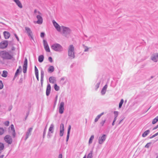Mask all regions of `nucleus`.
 Masks as SVG:
<instances>
[{"label":"nucleus","instance_id":"f3484780","mask_svg":"<svg viewBox=\"0 0 158 158\" xmlns=\"http://www.w3.org/2000/svg\"><path fill=\"white\" fill-rule=\"evenodd\" d=\"M32 129L33 128L32 127H31L28 129L26 133V137L25 139V140H26L28 138L29 136L31 135V132L32 131Z\"/></svg>","mask_w":158,"mask_h":158},{"label":"nucleus","instance_id":"2eb2a0df","mask_svg":"<svg viewBox=\"0 0 158 158\" xmlns=\"http://www.w3.org/2000/svg\"><path fill=\"white\" fill-rule=\"evenodd\" d=\"M36 18L38 20L36 22V23L41 24L43 23V19L42 16L40 15H37L36 16Z\"/></svg>","mask_w":158,"mask_h":158},{"label":"nucleus","instance_id":"de8ad7c7","mask_svg":"<svg viewBox=\"0 0 158 158\" xmlns=\"http://www.w3.org/2000/svg\"><path fill=\"white\" fill-rule=\"evenodd\" d=\"M11 128L12 131H15L14 125L13 124H12L11 125Z\"/></svg>","mask_w":158,"mask_h":158},{"label":"nucleus","instance_id":"ea45409f","mask_svg":"<svg viewBox=\"0 0 158 158\" xmlns=\"http://www.w3.org/2000/svg\"><path fill=\"white\" fill-rule=\"evenodd\" d=\"M3 87V85L1 81H0V89H2Z\"/></svg>","mask_w":158,"mask_h":158},{"label":"nucleus","instance_id":"c85d7f7f","mask_svg":"<svg viewBox=\"0 0 158 158\" xmlns=\"http://www.w3.org/2000/svg\"><path fill=\"white\" fill-rule=\"evenodd\" d=\"M7 71H3V72L2 74V76L6 77L7 76Z\"/></svg>","mask_w":158,"mask_h":158},{"label":"nucleus","instance_id":"680f3d73","mask_svg":"<svg viewBox=\"0 0 158 158\" xmlns=\"http://www.w3.org/2000/svg\"><path fill=\"white\" fill-rule=\"evenodd\" d=\"M57 97H58L56 95V98H55V104H56V101H57Z\"/></svg>","mask_w":158,"mask_h":158},{"label":"nucleus","instance_id":"f704fd0d","mask_svg":"<svg viewBox=\"0 0 158 158\" xmlns=\"http://www.w3.org/2000/svg\"><path fill=\"white\" fill-rule=\"evenodd\" d=\"M35 75L39 74L38 70L35 66Z\"/></svg>","mask_w":158,"mask_h":158},{"label":"nucleus","instance_id":"423d86ee","mask_svg":"<svg viewBox=\"0 0 158 158\" xmlns=\"http://www.w3.org/2000/svg\"><path fill=\"white\" fill-rule=\"evenodd\" d=\"M106 138V135H103L102 136L99 137L98 143L100 144H102L105 141Z\"/></svg>","mask_w":158,"mask_h":158},{"label":"nucleus","instance_id":"b1692460","mask_svg":"<svg viewBox=\"0 0 158 158\" xmlns=\"http://www.w3.org/2000/svg\"><path fill=\"white\" fill-rule=\"evenodd\" d=\"M3 34L6 39H8L10 36V33L7 31H5L3 32Z\"/></svg>","mask_w":158,"mask_h":158},{"label":"nucleus","instance_id":"a19ab883","mask_svg":"<svg viewBox=\"0 0 158 158\" xmlns=\"http://www.w3.org/2000/svg\"><path fill=\"white\" fill-rule=\"evenodd\" d=\"M83 46L85 48L84 52H86L88 51L89 50V48H88V47L86 46H85L84 45H83Z\"/></svg>","mask_w":158,"mask_h":158},{"label":"nucleus","instance_id":"8fccbe9b","mask_svg":"<svg viewBox=\"0 0 158 158\" xmlns=\"http://www.w3.org/2000/svg\"><path fill=\"white\" fill-rule=\"evenodd\" d=\"M14 35L15 36V38H16V39L18 40V41H19V39L17 35L15 33L14 34Z\"/></svg>","mask_w":158,"mask_h":158},{"label":"nucleus","instance_id":"7ed1b4c3","mask_svg":"<svg viewBox=\"0 0 158 158\" xmlns=\"http://www.w3.org/2000/svg\"><path fill=\"white\" fill-rule=\"evenodd\" d=\"M51 48L52 49L57 52H60L63 50L62 46L58 44H52L51 46Z\"/></svg>","mask_w":158,"mask_h":158},{"label":"nucleus","instance_id":"603ef678","mask_svg":"<svg viewBox=\"0 0 158 158\" xmlns=\"http://www.w3.org/2000/svg\"><path fill=\"white\" fill-rule=\"evenodd\" d=\"M92 140H92L91 139L89 138V144L91 143L92 142Z\"/></svg>","mask_w":158,"mask_h":158},{"label":"nucleus","instance_id":"a211bd4d","mask_svg":"<svg viewBox=\"0 0 158 158\" xmlns=\"http://www.w3.org/2000/svg\"><path fill=\"white\" fill-rule=\"evenodd\" d=\"M51 90V86L49 84H48L47 85L46 90V95L47 96L49 95L50 93Z\"/></svg>","mask_w":158,"mask_h":158},{"label":"nucleus","instance_id":"bb28decb","mask_svg":"<svg viewBox=\"0 0 158 158\" xmlns=\"http://www.w3.org/2000/svg\"><path fill=\"white\" fill-rule=\"evenodd\" d=\"M158 121V116L154 118L152 121V124H154Z\"/></svg>","mask_w":158,"mask_h":158},{"label":"nucleus","instance_id":"6ab92c4d","mask_svg":"<svg viewBox=\"0 0 158 158\" xmlns=\"http://www.w3.org/2000/svg\"><path fill=\"white\" fill-rule=\"evenodd\" d=\"M16 4L20 8H23L22 5L19 0H13Z\"/></svg>","mask_w":158,"mask_h":158},{"label":"nucleus","instance_id":"6e6d98bb","mask_svg":"<svg viewBox=\"0 0 158 158\" xmlns=\"http://www.w3.org/2000/svg\"><path fill=\"white\" fill-rule=\"evenodd\" d=\"M58 158H62V154H60L58 156Z\"/></svg>","mask_w":158,"mask_h":158},{"label":"nucleus","instance_id":"e433bc0d","mask_svg":"<svg viewBox=\"0 0 158 158\" xmlns=\"http://www.w3.org/2000/svg\"><path fill=\"white\" fill-rule=\"evenodd\" d=\"M101 83V81H100L98 82L95 86V88L96 90H97L98 89Z\"/></svg>","mask_w":158,"mask_h":158},{"label":"nucleus","instance_id":"7c9ffc66","mask_svg":"<svg viewBox=\"0 0 158 158\" xmlns=\"http://www.w3.org/2000/svg\"><path fill=\"white\" fill-rule=\"evenodd\" d=\"M4 132V130L2 127H0V135H2Z\"/></svg>","mask_w":158,"mask_h":158},{"label":"nucleus","instance_id":"f257e3e1","mask_svg":"<svg viewBox=\"0 0 158 158\" xmlns=\"http://www.w3.org/2000/svg\"><path fill=\"white\" fill-rule=\"evenodd\" d=\"M74 49V48L73 45H71L69 47L68 56L70 58L73 59L75 57Z\"/></svg>","mask_w":158,"mask_h":158},{"label":"nucleus","instance_id":"49530a36","mask_svg":"<svg viewBox=\"0 0 158 158\" xmlns=\"http://www.w3.org/2000/svg\"><path fill=\"white\" fill-rule=\"evenodd\" d=\"M48 60L51 63H52L53 62V60L51 57H48Z\"/></svg>","mask_w":158,"mask_h":158},{"label":"nucleus","instance_id":"37998d69","mask_svg":"<svg viewBox=\"0 0 158 158\" xmlns=\"http://www.w3.org/2000/svg\"><path fill=\"white\" fill-rule=\"evenodd\" d=\"M114 117H117L118 115V112L116 111H114Z\"/></svg>","mask_w":158,"mask_h":158},{"label":"nucleus","instance_id":"c03bdc74","mask_svg":"<svg viewBox=\"0 0 158 158\" xmlns=\"http://www.w3.org/2000/svg\"><path fill=\"white\" fill-rule=\"evenodd\" d=\"M4 124L6 126H8L9 124V121H6L4 123Z\"/></svg>","mask_w":158,"mask_h":158},{"label":"nucleus","instance_id":"79ce46f5","mask_svg":"<svg viewBox=\"0 0 158 158\" xmlns=\"http://www.w3.org/2000/svg\"><path fill=\"white\" fill-rule=\"evenodd\" d=\"M157 135H158V132L156 133L154 135H153L152 136L150 137V139H152V138H153L156 136Z\"/></svg>","mask_w":158,"mask_h":158},{"label":"nucleus","instance_id":"4be33fe9","mask_svg":"<svg viewBox=\"0 0 158 158\" xmlns=\"http://www.w3.org/2000/svg\"><path fill=\"white\" fill-rule=\"evenodd\" d=\"M55 68L53 66H50L48 69V73H51L54 71Z\"/></svg>","mask_w":158,"mask_h":158},{"label":"nucleus","instance_id":"9d476101","mask_svg":"<svg viewBox=\"0 0 158 158\" xmlns=\"http://www.w3.org/2000/svg\"><path fill=\"white\" fill-rule=\"evenodd\" d=\"M43 44L44 47V49L46 51L48 52H50V49L47 41L45 40H43Z\"/></svg>","mask_w":158,"mask_h":158},{"label":"nucleus","instance_id":"69168bd1","mask_svg":"<svg viewBox=\"0 0 158 158\" xmlns=\"http://www.w3.org/2000/svg\"><path fill=\"white\" fill-rule=\"evenodd\" d=\"M37 15H40L41 14V13L39 11H38L37 13Z\"/></svg>","mask_w":158,"mask_h":158},{"label":"nucleus","instance_id":"2f4dec72","mask_svg":"<svg viewBox=\"0 0 158 158\" xmlns=\"http://www.w3.org/2000/svg\"><path fill=\"white\" fill-rule=\"evenodd\" d=\"M124 100L123 99H121L120 103L119 104V108H121L122 106V105L123 103Z\"/></svg>","mask_w":158,"mask_h":158},{"label":"nucleus","instance_id":"5701e85b","mask_svg":"<svg viewBox=\"0 0 158 158\" xmlns=\"http://www.w3.org/2000/svg\"><path fill=\"white\" fill-rule=\"evenodd\" d=\"M71 128V126L70 125L68 127V128L67 135V136L66 139V142H67L68 141V140H69V138Z\"/></svg>","mask_w":158,"mask_h":158},{"label":"nucleus","instance_id":"ddd939ff","mask_svg":"<svg viewBox=\"0 0 158 158\" xmlns=\"http://www.w3.org/2000/svg\"><path fill=\"white\" fill-rule=\"evenodd\" d=\"M52 23L54 26L56 30L58 31H60L61 30V27L54 20L52 21Z\"/></svg>","mask_w":158,"mask_h":158},{"label":"nucleus","instance_id":"a878e982","mask_svg":"<svg viewBox=\"0 0 158 158\" xmlns=\"http://www.w3.org/2000/svg\"><path fill=\"white\" fill-rule=\"evenodd\" d=\"M44 59V56L43 55H41L39 56L38 57V61L40 62H42L43 61Z\"/></svg>","mask_w":158,"mask_h":158},{"label":"nucleus","instance_id":"3c124183","mask_svg":"<svg viewBox=\"0 0 158 158\" xmlns=\"http://www.w3.org/2000/svg\"><path fill=\"white\" fill-rule=\"evenodd\" d=\"M38 11H37L36 9H35L34 10V13L35 15L37 16L38 15L37 14V13Z\"/></svg>","mask_w":158,"mask_h":158},{"label":"nucleus","instance_id":"dca6fc26","mask_svg":"<svg viewBox=\"0 0 158 158\" xmlns=\"http://www.w3.org/2000/svg\"><path fill=\"white\" fill-rule=\"evenodd\" d=\"M158 58V53H156L155 54H153L151 57V59L154 62H157V59Z\"/></svg>","mask_w":158,"mask_h":158},{"label":"nucleus","instance_id":"09e8293b","mask_svg":"<svg viewBox=\"0 0 158 158\" xmlns=\"http://www.w3.org/2000/svg\"><path fill=\"white\" fill-rule=\"evenodd\" d=\"M45 35V33L44 32H41L40 34V36L41 37L43 38Z\"/></svg>","mask_w":158,"mask_h":158},{"label":"nucleus","instance_id":"473e14b6","mask_svg":"<svg viewBox=\"0 0 158 158\" xmlns=\"http://www.w3.org/2000/svg\"><path fill=\"white\" fill-rule=\"evenodd\" d=\"M44 72L43 70L42 69L41 71V79H44Z\"/></svg>","mask_w":158,"mask_h":158},{"label":"nucleus","instance_id":"4468645a","mask_svg":"<svg viewBox=\"0 0 158 158\" xmlns=\"http://www.w3.org/2000/svg\"><path fill=\"white\" fill-rule=\"evenodd\" d=\"M64 131V125L63 123H61L60 127V136L61 137L63 136Z\"/></svg>","mask_w":158,"mask_h":158},{"label":"nucleus","instance_id":"a18cd8bd","mask_svg":"<svg viewBox=\"0 0 158 158\" xmlns=\"http://www.w3.org/2000/svg\"><path fill=\"white\" fill-rule=\"evenodd\" d=\"M151 143H147L145 146V147L146 148H149Z\"/></svg>","mask_w":158,"mask_h":158},{"label":"nucleus","instance_id":"4c0bfd02","mask_svg":"<svg viewBox=\"0 0 158 158\" xmlns=\"http://www.w3.org/2000/svg\"><path fill=\"white\" fill-rule=\"evenodd\" d=\"M47 126H46L45 127V128H44V132H43V138H44L45 137V134H46V127Z\"/></svg>","mask_w":158,"mask_h":158},{"label":"nucleus","instance_id":"774afa93","mask_svg":"<svg viewBox=\"0 0 158 158\" xmlns=\"http://www.w3.org/2000/svg\"><path fill=\"white\" fill-rule=\"evenodd\" d=\"M4 155H2L1 156H0V158H3L4 156Z\"/></svg>","mask_w":158,"mask_h":158},{"label":"nucleus","instance_id":"338daca9","mask_svg":"<svg viewBox=\"0 0 158 158\" xmlns=\"http://www.w3.org/2000/svg\"><path fill=\"white\" fill-rule=\"evenodd\" d=\"M117 117H114V120H113L114 121V122L116 121V119H117Z\"/></svg>","mask_w":158,"mask_h":158},{"label":"nucleus","instance_id":"052dcab7","mask_svg":"<svg viewBox=\"0 0 158 158\" xmlns=\"http://www.w3.org/2000/svg\"><path fill=\"white\" fill-rule=\"evenodd\" d=\"M36 77L37 80L39 81V74L35 75Z\"/></svg>","mask_w":158,"mask_h":158},{"label":"nucleus","instance_id":"9b49d317","mask_svg":"<svg viewBox=\"0 0 158 158\" xmlns=\"http://www.w3.org/2000/svg\"><path fill=\"white\" fill-rule=\"evenodd\" d=\"M25 29L28 36L32 38L33 34L30 28L28 27H26Z\"/></svg>","mask_w":158,"mask_h":158},{"label":"nucleus","instance_id":"f8f14e48","mask_svg":"<svg viewBox=\"0 0 158 158\" xmlns=\"http://www.w3.org/2000/svg\"><path fill=\"white\" fill-rule=\"evenodd\" d=\"M8 41H4L0 43V48H5L8 45Z\"/></svg>","mask_w":158,"mask_h":158},{"label":"nucleus","instance_id":"c9c22d12","mask_svg":"<svg viewBox=\"0 0 158 158\" xmlns=\"http://www.w3.org/2000/svg\"><path fill=\"white\" fill-rule=\"evenodd\" d=\"M4 148V145L3 143L0 142V151L2 150Z\"/></svg>","mask_w":158,"mask_h":158},{"label":"nucleus","instance_id":"c756f323","mask_svg":"<svg viewBox=\"0 0 158 158\" xmlns=\"http://www.w3.org/2000/svg\"><path fill=\"white\" fill-rule=\"evenodd\" d=\"M106 121V120L105 119L104 120H102L100 123V124L102 127L104 126V123H105Z\"/></svg>","mask_w":158,"mask_h":158},{"label":"nucleus","instance_id":"864d4df0","mask_svg":"<svg viewBox=\"0 0 158 158\" xmlns=\"http://www.w3.org/2000/svg\"><path fill=\"white\" fill-rule=\"evenodd\" d=\"M12 135H13V137L14 138L15 137V131H13V132L12 133Z\"/></svg>","mask_w":158,"mask_h":158},{"label":"nucleus","instance_id":"58836bf2","mask_svg":"<svg viewBox=\"0 0 158 158\" xmlns=\"http://www.w3.org/2000/svg\"><path fill=\"white\" fill-rule=\"evenodd\" d=\"M100 117L98 115H97L94 119V122H97Z\"/></svg>","mask_w":158,"mask_h":158},{"label":"nucleus","instance_id":"72a5a7b5","mask_svg":"<svg viewBox=\"0 0 158 158\" xmlns=\"http://www.w3.org/2000/svg\"><path fill=\"white\" fill-rule=\"evenodd\" d=\"M54 89L56 91H58L59 90L60 87L56 84L54 85Z\"/></svg>","mask_w":158,"mask_h":158},{"label":"nucleus","instance_id":"39448f33","mask_svg":"<svg viewBox=\"0 0 158 158\" xmlns=\"http://www.w3.org/2000/svg\"><path fill=\"white\" fill-rule=\"evenodd\" d=\"M54 124H51L49 128L47 134V137L48 138H50L52 136V134L54 132Z\"/></svg>","mask_w":158,"mask_h":158},{"label":"nucleus","instance_id":"0e129e2a","mask_svg":"<svg viewBox=\"0 0 158 158\" xmlns=\"http://www.w3.org/2000/svg\"><path fill=\"white\" fill-rule=\"evenodd\" d=\"M18 69H19V70H20V71H22V67L21 66H19V68Z\"/></svg>","mask_w":158,"mask_h":158},{"label":"nucleus","instance_id":"1a4fd4ad","mask_svg":"<svg viewBox=\"0 0 158 158\" xmlns=\"http://www.w3.org/2000/svg\"><path fill=\"white\" fill-rule=\"evenodd\" d=\"M27 60L26 58H25L24 62L23 65V72L24 73H25L27 72Z\"/></svg>","mask_w":158,"mask_h":158},{"label":"nucleus","instance_id":"4d7b16f0","mask_svg":"<svg viewBox=\"0 0 158 158\" xmlns=\"http://www.w3.org/2000/svg\"><path fill=\"white\" fill-rule=\"evenodd\" d=\"M104 114V112H102V113H101L100 114H99L98 115L100 116V117H101Z\"/></svg>","mask_w":158,"mask_h":158},{"label":"nucleus","instance_id":"0eeeda50","mask_svg":"<svg viewBox=\"0 0 158 158\" xmlns=\"http://www.w3.org/2000/svg\"><path fill=\"white\" fill-rule=\"evenodd\" d=\"M64 103L62 102L59 104V113L60 114H62L64 113Z\"/></svg>","mask_w":158,"mask_h":158},{"label":"nucleus","instance_id":"5fc2aeb1","mask_svg":"<svg viewBox=\"0 0 158 158\" xmlns=\"http://www.w3.org/2000/svg\"><path fill=\"white\" fill-rule=\"evenodd\" d=\"M158 128V124L153 128V130H155Z\"/></svg>","mask_w":158,"mask_h":158},{"label":"nucleus","instance_id":"6e6552de","mask_svg":"<svg viewBox=\"0 0 158 158\" xmlns=\"http://www.w3.org/2000/svg\"><path fill=\"white\" fill-rule=\"evenodd\" d=\"M4 140L8 144H11L12 142V139L11 137L9 135H6L4 137Z\"/></svg>","mask_w":158,"mask_h":158},{"label":"nucleus","instance_id":"f03ea898","mask_svg":"<svg viewBox=\"0 0 158 158\" xmlns=\"http://www.w3.org/2000/svg\"><path fill=\"white\" fill-rule=\"evenodd\" d=\"M1 57L4 59H11L12 56L8 52L6 51H2L0 52Z\"/></svg>","mask_w":158,"mask_h":158},{"label":"nucleus","instance_id":"e2e57ef3","mask_svg":"<svg viewBox=\"0 0 158 158\" xmlns=\"http://www.w3.org/2000/svg\"><path fill=\"white\" fill-rule=\"evenodd\" d=\"M94 138V135H92L90 137V139H92V140H93Z\"/></svg>","mask_w":158,"mask_h":158},{"label":"nucleus","instance_id":"bf43d9fd","mask_svg":"<svg viewBox=\"0 0 158 158\" xmlns=\"http://www.w3.org/2000/svg\"><path fill=\"white\" fill-rule=\"evenodd\" d=\"M18 73H18L17 72H16L15 75V76H14V78H15L17 77V76L18 75Z\"/></svg>","mask_w":158,"mask_h":158},{"label":"nucleus","instance_id":"412c9836","mask_svg":"<svg viewBox=\"0 0 158 158\" xmlns=\"http://www.w3.org/2000/svg\"><path fill=\"white\" fill-rule=\"evenodd\" d=\"M107 88V85H106L102 89L101 91V94L102 95H103L105 94L106 89Z\"/></svg>","mask_w":158,"mask_h":158},{"label":"nucleus","instance_id":"cd10ccee","mask_svg":"<svg viewBox=\"0 0 158 158\" xmlns=\"http://www.w3.org/2000/svg\"><path fill=\"white\" fill-rule=\"evenodd\" d=\"M93 151L91 150L90 151V152L88 154L87 158H92L93 157Z\"/></svg>","mask_w":158,"mask_h":158},{"label":"nucleus","instance_id":"20e7f679","mask_svg":"<svg viewBox=\"0 0 158 158\" xmlns=\"http://www.w3.org/2000/svg\"><path fill=\"white\" fill-rule=\"evenodd\" d=\"M61 28L62 30L63 34L66 37L71 33V30L68 27L62 26Z\"/></svg>","mask_w":158,"mask_h":158},{"label":"nucleus","instance_id":"393cba45","mask_svg":"<svg viewBox=\"0 0 158 158\" xmlns=\"http://www.w3.org/2000/svg\"><path fill=\"white\" fill-rule=\"evenodd\" d=\"M150 131L148 130L145 131L142 134V137H145L146 136L150 133Z\"/></svg>","mask_w":158,"mask_h":158},{"label":"nucleus","instance_id":"aec40b11","mask_svg":"<svg viewBox=\"0 0 158 158\" xmlns=\"http://www.w3.org/2000/svg\"><path fill=\"white\" fill-rule=\"evenodd\" d=\"M49 80L50 83L52 84L56 83V78L54 77H49Z\"/></svg>","mask_w":158,"mask_h":158},{"label":"nucleus","instance_id":"13d9d810","mask_svg":"<svg viewBox=\"0 0 158 158\" xmlns=\"http://www.w3.org/2000/svg\"><path fill=\"white\" fill-rule=\"evenodd\" d=\"M44 79H41V85L42 86L43 83Z\"/></svg>","mask_w":158,"mask_h":158}]
</instances>
